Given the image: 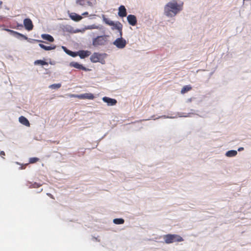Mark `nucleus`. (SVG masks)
<instances>
[{"label": "nucleus", "mask_w": 251, "mask_h": 251, "mask_svg": "<svg viewBox=\"0 0 251 251\" xmlns=\"http://www.w3.org/2000/svg\"><path fill=\"white\" fill-rule=\"evenodd\" d=\"M102 100L104 102L110 103V98L105 97L102 98Z\"/></svg>", "instance_id": "obj_25"}, {"label": "nucleus", "mask_w": 251, "mask_h": 251, "mask_svg": "<svg viewBox=\"0 0 251 251\" xmlns=\"http://www.w3.org/2000/svg\"><path fill=\"white\" fill-rule=\"evenodd\" d=\"M47 195H48V196H49L50 198H51L53 199V196H52V195L51 194H49V193H48V194H47Z\"/></svg>", "instance_id": "obj_31"}, {"label": "nucleus", "mask_w": 251, "mask_h": 251, "mask_svg": "<svg viewBox=\"0 0 251 251\" xmlns=\"http://www.w3.org/2000/svg\"><path fill=\"white\" fill-rule=\"evenodd\" d=\"M24 25L25 28L28 31L31 30L33 28L32 22L29 18H26L24 20Z\"/></svg>", "instance_id": "obj_6"}, {"label": "nucleus", "mask_w": 251, "mask_h": 251, "mask_svg": "<svg viewBox=\"0 0 251 251\" xmlns=\"http://www.w3.org/2000/svg\"><path fill=\"white\" fill-rule=\"evenodd\" d=\"M244 150V148L240 147L238 149V151H243Z\"/></svg>", "instance_id": "obj_30"}, {"label": "nucleus", "mask_w": 251, "mask_h": 251, "mask_svg": "<svg viewBox=\"0 0 251 251\" xmlns=\"http://www.w3.org/2000/svg\"><path fill=\"white\" fill-rule=\"evenodd\" d=\"M80 99L93 100L95 98L92 93H85L80 95Z\"/></svg>", "instance_id": "obj_12"}, {"label": "nucleus", "mask_w": 251, "mask_h": 251, "mask_svg": "<svg viewBox=\"0 0 251 251\" xmlns=\"http://www.w3.org/2000/svg\"><path fill=\"white\" fill-rule=\"evenodd\" d=\"M116 39L113 41V44L119 49H123L126 46L127 44L126 40L122 37V36H119L114 37Z\"/></svg>", "instance_id": "obj_5"}, {"label": "nucleus", "mask_w": 251, "mask_h": 251, "mask_svg": "<svg viewBox=\"0 0 251 251\" xmlns=\"http://www.w3.org/2000/svg\"><path fill=\"white\" fill-rule=\"evenodd\" d=\"M5 30L6 31L10 32L11 34H12L13 35H14L15 36H17V37L20 36V37L23 38L25 39H27V37H26L25 35H24L21 33H20L17 31H14V30H12L11 29H5Z\"/></svg>", "instance_id": "obj_13"}, {"label": "nucleus", "mask_w": 251, "mask_h": 251, "mask_svg": "<svg viewBox=\"0 0 251 251\" xmlns=\"http://www.w3.org/2000/svg\"><path fill=\"white\" fill-rule=\"evenodd\" d=\"M102 59V55L99 53H94L90 57V60L93 62H100Z\"/></svg>", "instance_id": "obj_7"}, {"label": "nucleus", "mask_w": 251, "mask_h": 251, "mask_svg": "<svg viewBox=\"0 0 251 251\" xmlns=\"http://www.w3.org/2000/svg\"><path fill=\"white\" fill-rule=\"evenodd\" d=\"M113 223L116 225H121L124 223V220L122 218L114 219L113 221Z\"/></svg>", "instance_id": "obj_20"}, {"label": "nucleus", "mask_w": 251, "mask_h": 251, "mask_svg": "<svg viewBox=\"0 0 251 251\" xmlns=\"http://www.w3.org/2000/svg\"><path fill=\"white\" fill-rule=\"evenodd\" d=\"M243 1H251V0H243Z\"/></svg>", "instance_id": "obj_36"}, {"label": "nucleus", "mask_w": 251, "mask_h": 251, "mask_svg": "<svg viewBox=\"0 0 251 251\" xmlns=\"http://www.w3.org/2000/svg\"><path fill=\"white\" fill-rule=\"evenodd\" d=\"M39 160V159L37 157H32L29 159V163H35L38 161Z\"/></svg>", "instance_id": "obj_24"}, {"label": "nucleus", "mask_w": 251, "mask_h": 251, "mask_svg": "<svg viewBox=\"0 0 251 251\" xmlns=\"http://www.w3.org/2000/svg\"><path fill=\"white\" fill-rule=\"evenodd\" d=\"M118 15L121 17H126V11L125 7L123 5H121L119 7Z\"/></svg>", "instance_id": "obj_11"}, {"label": "nucleus", "mask_w": 251, "mask_h": 251, "mask_svg": "<svg viewBox=\"0 0 251 251\" xmlns=\"http://www.w3.org/2000/svg\"><path fill=\"white\" fill-rule=\"evenodd\" d=\"M61 86V84L60 83H57V84H53L50 85L49 86V88L51 89H58L60 88Z\"/></svg>", "instance_id": "obj_23"}, {"label": "nucleus", "mask_w": 251, "mask_h": 251, "mask_svg": "<svg viewBox=\"0 0 251 251\" xmlns=\"http://www.w3.org/2000/svg\"><path fill=\"white\" fill-rule=\"evenodd\" d=\"M37 41H38V42H42V41H40V40H37ZM42 42H43L42 41Z\"/></svg>", "instance_id": "obj_38"}, {"label": "nucleus", "mask_w": 251, "mask_h": 251, "mask_svg": "<svg viewBox=\"0 0 251 251\" xmlns=\"http://www.w3.org/2000/svg\"><path fill=\"white\" fill-rule=\"evenodd\" d=\"M70 55L73 57H75L77 55V52L70 51Z\"/></svg>", "instance_id": "obj_28"}, {"label": "nucleus", "mask_w": 251, "mask_h": 251, "mask_svg": "<svg viewBox=\"0 0 251 251\" xmlns=\"http://www.w3.org/2000/svg\"><path fill=\"white\" fill-rule=\"evenodd\" d=\"M117 101L115 99H111V105H114L116 104Z\"/></svg>", "instance_id": "obj_27"}, {"label": "nucleus", "mask_w": 251, "mask_h": 251, "mask_svg": "<svg viewBox=\"0 0 251 251\" xmlns=\"http://www.w3.org/2000/svg\"><path fill=\"white\" fill-rule=\"evenodd\" d=\"M188 101H189V102L191 101V99H188Z\"/></svg>", "instance_id": "obj_37"}, {"label": "nucleus", "mask_w": 251, "mask_h": 251, "mask_svg": "<svg viewBox=\"0 0 251 251\" xmlns=\"http://www.w3.org/2000/svg\"><path fill=\"white\" fill-rule=\"evenodd\" d=\"M2 3V1H0V7H1Z\"/></svg>", "instance_id": "obj_34"}, {"label": "nucleus", "mask_w": 251, "mask_h": 251, "mask_svg": "<svg viewBox=\"0 0 251 251\" xmlns=\"http://www.w3.org/2000/svg\"><path fill=\"white\" fill-rule=\"evenodd\" d=\"M164 241L166 244H169L174 242H180L183 241V239L177 234H168L163 236Z\"/></svg>", "instance_id": "obj_3"}, {"label": "nucleus", "mask_w": 251, "mask_h": 251, "mask_svg": "<svg viewBox=\"0 0 251 251\" xmlns=\"http://www.w3.org/2000/svg\"><path fill=\"white\" fill-rule=\"evenodd\" d=\"M70 66L71 67H73L75 68H76V69H78L79 70H84V71L87 70V69L85 67H83L82 65L79 64L77 62H72L70 63Z\"/></svg>", "instance_id": "obj_10"}, {"label": "nucleus", "mask_w": 251, "mask_h": 251, "mask_svg": "<svg viewBox=\"0 0 251 251\" xmlns=\"http://www.w3.org/2000/svg\"><path fill=\"white\" fill-rule=\"evenodd\" d=\"M70 17L72 20L76 22L79 21L82 19V17L81 16L77 15L75 13H71Z\"/></svg>", "instance_id": "obj_14"}, {"label": "nucleus", "mask_w": 251, "mask_h": 251, "mask_svg": "<svg viewBox=\"0 0 251 251\" xmlns=\"http://www.w3.org/2000/svg\"><path fill=\"white\" fill-rule=\"evenodd\" d=\"M39 45L42 49H43L46 50H50L55 48V46H46L42 44H39Z\"/></svg>", "instance_id": "obj_19"}, {"label": "nucleus", "mask_w": 251, "mask_h": 251, "mask_svg": "<svg viewBox=\"0 0 251 251\" xmlns=\"http://www.w3.org/2000/svg\"><path fill=\"white\" fill-rule=\"evenodd\" d=\"M108 41V36H100L94 38L93 45L95 47L104 45Z\"/></svg>", "instance_id": "obj_4"}, {"label": "nucleus", "mask_w": 251, "mask_h": 251, "mask_svg": "<svg viewBox=\"0 0 251 251\" xmlns=\"http://www.w3.org/2000/svg\"><path fill=\"white\" fill-rule=\"evenodd\" d=\"M82 15H88V13L87 12H84Z\"/></svg>", "instance_id": "obj_32"}, {"label": "nucleus", "mask_w": 251, "mask_h": 251, "mask_svg": "<svg viewBox=\"0 0 251 251\" xmlns=\"http://www.w3.org/2000/svg\"><path fill=\"white\" fill-rule=\"evenodd\" d=\"M19 122L21 124H22L23 125H24L25 126H30V124H29V122L28 121V120L24 116H22L20 117Z\"/></svg>", "instance_id": "obj_15"}, {"label": "nucleus", "mask_w": 251, "mask_h": 251, "mask_svg": "<svg viewBox=\"0 0 251 251\" xmlns=\"http://www.w3.org/2000/svg\"><path fill=\"white\" fill-rule=\"evenodd\" d=\"M91 53V52L88 50H79L77 52V55H79L81 58H84L88 57Z\"/></svg>", "instance_id": "obj_9"}, {"label": "nucleus", "mask_w": 251, "mask_h": 251, "mask_svg": "<svg viewBox=\"0 0 251 251\" xmlns=\"http://www.w3.org/2000/svg\"><path fill=\"white\" fill-rule=\"evenodd\" d=\"M70 51H71V50H66V52L70 55Z\"/></svg>", "instance_id": "obj_33"}, {"label": "nucleus", "mask_w": 251, "mask_h": 251, "mask_svg": "<svg viewBox=\"0 0 251 251\" xmlns=\"http://www.w3.org/2000/svg\"><path fill=\"white\" fill-rule=\"evenodd\" d=\"M35 65H39L40 64L41 65H48V63L45 61L42 60H37L34 62Z\"/></svg>", "instance_id": "obj_21"}, {"label": "nucleus", "mask_w": 251, "mask_h": 251, "mask_svg": "<svg viewBox=\"0 0 251 251\" xmlns=\"http://www.w3.org/2000/svg\"><path fill=\"white\" fill-rule=\"evenodd\" d=\"M69 96L70 98H77L80 99V95H75V94H70Z\"/></svg>", "instance_id": "obj_26"}, {"label": "nucleus", "mask_w": 251, "mask_h": 251, "mask_svg": "<svg viewBox=\"0 0 251 251\" xmlns=\"http://www.w3.org/2000/svg\"><path fill=\"white\" fill-rule=\"evenodd\" d=\"M122 28L123 25L120 22H117L114 23L111 21V30H112L111 34L112 35L113 38L119 36H122Z\"/></svg>", "instance_id": "obj_2"}, {"label": "nucleus", "mask_w": 251, "mask_h": 251, "mask_svg": "<svg viewBox=\"0 0 251 251\" xmlns=\"http://www.w3.org/2000/svg\"><path fill=\"white\" fill-rule=\"evenodd\" d=\"M26 185L28 186L29 188H38L41 186V184H40L37 182H27Z\"/></svg>", "instance_id": "obj_18"}, {"label": "nucleus", "mask_w": 251, "mask_h": 251, "mask_svg": "<svg viewBox=\"0 0 251 251\" xmlns=\"http://www.w3.org/2000/svg\"><path fill=\"white\" fill-rule=\"evenodd\" d=\"M127 20L129 25L134 26L137 23L136 17L133 15H129L127 17Z\"/></svg>", "instance_id": "obj_8"}, {"label": "nucleus", "mask_w": 251, "mask_h": 251, "mask_svg": "<svg viewBox=\"0 0 251 251\" xmlns=\"http://www.w3.org/2000/svg\"><path fill=\"white\" fill-rule=\"evenodd\" d=\"M5 155V154L4 151H1L0 152V156H4Z\"/></svg>", "instance_id": "obj_29"}, {"label": "nucleus", "mask_w": 251, "mask_h": 251, "mask_svg": "<svg viewBox=\"0 0 251 251\" xmlns=\"http://www.w3.org/2000/svg\"><path fill=\"white\" fill-rule=\"evenodd\" d=\"M237 154V151L236 150H230L226 152L225 155L228 157H232L236 156Z\"/></svg>", "instance_id": "obj_16"}, {"label": "nucleus", "mask_w": 251, "mask_h": 251, "mask_svg": "<svg viewBox=\"0 0 251 251\" xmlns=\"http://www.w3.org/2000/svg\"><path fill=\"white\" fill-rule=\"evenodd\" d=\"M106 23L108 24V25H110V22H107Z\"/></svg>", "instance_id": "obj_35"}, {"label": "nucleus", "mask_w": 251, "mask_h": 251, "mask_svg": "<svg viewBox=\"0 0 251 251\" xmlns=\"http://www.w3.org/2000/svg\"><path fill=\"white\" fill-rule=\"evenodd\" d=\"M191 89V87H190V86H188V85L185 86L182 88V89L181 90V93L182 94H184V93H186V92L189 91Z\"/></svg>", "instance_id": "obj_22"}, {"label": "nucleus", "mask_w": 251, "mask_h": 251, "mask_svg": "<svg viewBox=\"0 0 251 251\" xmlns=\"http://www.w3.org/2000/svg\"><path fill=\"white\" fill-rule=\"evenodd\" d=\"M183 6V2L172 0L164 6V15L168 18H173L182 10Z\"/></svg>", "instance_id": "obj_1"}, {"label": "nucleus", "mask_w": 251, "mask_h": 251, "mask_svg": "<svg viewBox=\"0 0 251 251\" xmlns=\"http://www.w3.org/2000/svg\"><path fill=\"white\" fill-rule=\"evenodd\" d=\"M42 38L46 40L49 42H52L54 41V39L52 36L49 34H44L41 35Z\"/></svg>", "instance_id": "obj_17"}]
</instances>
